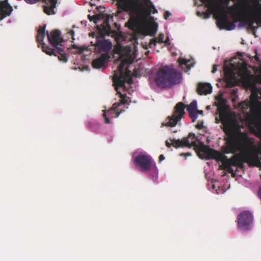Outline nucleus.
<instances>
[{"instance_id": "f257e3e1", "label": "nucleus", "mask_w": 261, "mask_h": 261, "mask_svg": "<svg viewBox=\"0 0 261 261\" xmlns=\"http://www.w3.org/2000/svg\"><path fill=\"white\" fill-rule=\"evenodd\" d=\"M245 133L240 132L236 136H230L226 141L223 152L215 150L209 146H202L203 156L202 159H215L222 163L223 168L235 176L231 166H236L240 169L245 168L244 163H246L251 166V163L257 161L256 154L249 152L246 148V144L242 140Z\"/></svg>"}, {"instance_id": "f03ea898", "label": "nucleus", "mask_w": 261, "mask_h": 261, "mask_svg": "<svg viewBox=\"0 0 261 261\" xmlns=\"http://www.w3.org/2000/svg\"><path fill=\"white\" fill-rule=\"evenodd\" d=\"M181 80V74L179 71L166 65L160 68L156 72L154 82L160 88H169L179 84Z\"/></svg>"}, {"instance_id": "7ed1b4c3", "label": "nucleus", "mask_w": 261, "mask_h": 261, "mask_svg": "<svg viewBox=\"0 0 261 261\" xmlns=\"http://www.w3.org/2000/svg\"><path fill=\"white\" fill-rule=\"evenodd\" d=\"M124 4L122 9L124 11H133L139 17H147L151 13L158 12L150 0H118Z\"/></svg>"}, {"instance_id": "20e7f679", "label": "nucleus", "mask_w": 261, "mask_h": 261, "mask_svg": "<svg viewBox=\"0 0 261 261\" xmlns=\"http://www.w3.org/2000/svg\"><path fill=\"white\" fill-rule=\"evenodd\" d=\"M260 98L258 95V91L254 90L252 91L249 100L246 99L239 103V107L243 113L251 121H253V115L257 114L258 112V106L261 105L259 101Z\"/></svg>"}, {"instance_id": "39448f33", "label": "nucleus", "mask_w": 261, "mask_h": 261, "mask_svg": "<svg viewBox=\"0 0 261 261\" xmlns=\"http://www.w3.org/2000/svg\"><path fill=\"white\" fill-rule=\"evenodd\" d=\"M98 33L96 36L95 46L99 53H108L112 47V42L103 39L106 35H109L112 33V29L108 18L104 20L103 23L100 26L98 27Z\"/></svg>"}, {"instance_id": "423d86ee", "label": "nucleus", "mask_w": 261, "mask_h": 261, "mask_svg": "<svg viewBox=\"0 0 261 261\" xmlns=\"http://www.w3.org/2000/svg\"><path fill=\"white\" fill-rule=\"evenodd\" d=\"M133 61L126 59L123 60L118 66V73H115L113 76V82L115 85L123 87L125 88V83L130 84L133 83V79L131 76V71L128 68H125L124 71V66L126 63H132Z\"/></svg>"}, {"instance_id": "0eeeda50", "label": "nucleus", "mask_w": 261, "mask_h": 261, "mask_svg": "<svg viewBox=\"0 0 261 261\" xmlns=\"http://www.w3.org/2000/svg\"><path fill=\"white\" fill-rule=\"evenodd\" d=\"M195 139V135L193 133H189L187 138H184L182 140L173 139L170 140V141L172 142V146L176 148L180 147H194L198 156L201 158V156H203V155L202 151H201V147L202 146H206L204 145L202 143H201L200 145H198Z\"/></svg>"}, {"instance_id": "6e6552de", "label": "nucleus", "mask_w": 261, "mask_h": 261, "mask_svg": "<svg viewBox=\"0 0 261 261\" xmlns=\"http://www.w3.org/2000/svg\"><path fill=\"white\" fill-rule=\"evenodd\" d=\"M253 215L249 211H244L237 216V227L241 231H248L252 229L253 223Z\"/></svg>"}, {"instance_id": "1a4fd4ad", "label": "nucleus", "mask_w": 261, "mask_h": 261, "mask_svg": "<svg viewBox=\"0 0 261 261\" xmlns=\"http://www.w3.org/2000/svg\"><path fill=\"white\" fill-rule=\"evenodd\" d=\"M185 108L186 106L182 102H178L174 108L172 115L169 116L167 122L163 123V125L171 127L175 126L185 114Z\"/></svg>"}, {"instance_id": "9d476101", "label": "nucleus", "mask_w": 261, "mask_h": 261, "mask_svg": "<svg viewBox=\"0 0 261 261\" xmlns=\"http://www.w3.org/2000/svg\"><path fill=\"white\" fill-rule=\"evenodd\" d=\"M134 164L142 172H146L149 171L153 163L150 156L146 154H140L136 156L134 159Z\"/></svg>"}, {"instance_id": "9b49d317", "label": "nucleus", "mask_w": 261, "mask_h": 261, "mask_svg": "<svg viewBox=\"0 0 261 261\" xmlns=\"http://www.w3.org/2000/svg\"><path fill=\"white\" fill-rule=\"evenodd\" d=\"M242 140L245 143V147L247 150L249 152H251L254 154H256L257 156V161H253L251 163L252 166H256L257 167H261V158L258 157L257 152H256V148L255 145V140L253 138L249 137L247 133H245V135H243ZM261 151V145L259 148Z\"/></svg>"}, {"instance_id": "f8f14e48", "label": "nucleus", "mask_w": 261, "mask_h": 261, "mask_svg": "<svg viewBox=\"0 0 261 261\" xmlns=\"http://www.w3.org/2000/svg\"><path fill=\"white\" fill-rule=\"evenodd\" d=\"M42 51L48 55H54L57 56V54L59 55L58 59L60 61L64 63L67 62L68 58L66 54L64 52V49L63 46L57 47V48H51L45 44H43Z\"/></svg>"}, {"instance_id": "ddd939ff", "label": "nucleus", "mask_w": 261, "mask_h": 261, "mask_svg": "<svg viewBox=\"0 0 261 261\" xmlns=\"http://www.w3.org/2000/svg\"><path fill=\"white\" fill-rule=\"evenodd\" d=\"M47 36L49 43L51 45L53 48H57V47L62 46V42L63 39L61 37V33L58 30H55L50 33H47Z\"/></svg>"}, {"instance_id": "4468645a", "label": "nucleus", "mask_w": 261, "mask_h": 261, "mask_svg": "<svg viewBox=\"0 0 261 261\" xmlns=\"http://www.w3.org/2000/svg\"><path fill=\"white\" fill-rule=\"evenodd\" d=\"M217 24L220 29H226L231 30L235 28L233 23L229 21L227 14H222L217 21Z\"/></svg>"}, {"instance_id": "2eb2a0df", "label": "nucleus", "mask_w": 261, "mask_h": 261, "mask_svg": "<svg viewBox=\"0 0 261 261\" xmlns=\"http://www.w3.org/2000/svg\"><path fill=\"white\" fill-rule=\"evenodd\" d=\"M13 7L8 3V0H4L0 2V15L1 19L9 16L13 11Z\"/></svg>"}, {"instance_id": "dca6fc26", "label": "nucleus", "mask_w": 261, "mask_h": 261, "mask_svg": "<svg viewBox=\"0 0 261 261\" xmlns=\"http://www.w3.org/2000/svg\"><path fill=\"white\" fill-rule=\"evenodd\" d=\"M110 56L108 54H102L100 57L93 60L92 66L93 68L99 69L105 66V63L109 60Z\"/></svg>"}, {"instance_id": "f3484780", "label": "nucleus", "mask_w": 261, "mask_h": 261, "mask_svg": "<svg viewBox=\"0 0 261 261\" xmlns=\"http://www.w3.org/2000/svg\"><path fill=\"white\" fill-rule=\"evenodd\" d=\"M197 91L199 95H206L212 92V87L208 83H199Z\"/></svg>"}, {"instance_id": "a211bd4d", "label": "nucleus", "mask_w": 261, "mask_h": 261, "mask_svg": "<svg viewBox=\"0 0 261 261\" xmlns=\"http://www.w3.org/2000/svg\"><path fill=\"white\" fill-rule=\"evenodd\" d=\"M187 111L189 114V116L193 119L194 121L197 119V102L196 100L192 101L187 107Z\"/></svg>"}, {"instance_id": "6ab92c4d", "label": "nucleus", "mask_w": 261, "mask_h": 261, "mask_svg": "<svg viewBox=\"0 0 261 261\" xmlns=\"http://www.w3.org/2000/svg\"><path fill=\"white\" fill-rule=\"evenodd\" d=\"M125 26L132 31L136 30L138 27V18L131 16L127 22L125 23Z\"/></svg>"}, {"instance_id": "aec40b11", "label": "nucleus", "mask_w": 261, "mask_h": 261, "mask_svg": "<svg viewBox=\"0 0 261 261\" xmlns=\"http://www.w3.org/2000/svg\"><path fill=\"white\" fill-rule=\"evenodd\" d=\"M45 27L40 28L38 30V34L36 37V40L39 44H41L42 45V48L43 44H45L43 43V40L45 35Z\"/></svg>"}, {"instance_id": "412c9836", "label": "nucleus", "mask_w": 261, "mask_h": 261, "mask_svg": "<svg viewBox=\"0 0 261 261\" xmlns=\"http://www.w3.org/2000/svg\"><path fill=\"white\" fill-rule=\"evenodd\" d=\"M258 112L257 114L253 115V121L251 122L247 117L245 118L246 121L249 127L255 126L257 124V119L259 116H261V105L258 106Z\"/></svg>"}, {"instance_id": "4be33fe9", "label": "nucleus", "mask_w": 261, "mask_h": 261, "mask_svg": "<svg viewBox=\"0 0 261 261\" xmlns=\"http://www.w3.org/2000/svg\"><path fill=\"white\" fill-rule=\"evenodd\" d=\"M120 105V103L119 102H115L113 105V106L111 109H110L108 111H104L102 116H103V117L105 118V122L106 124H109L111 123V121H110L109 118L107 116L106 113L107 112L109 113L111 111H116Z\"/></svg>"}, {"instance_id": "5701e85b", "label": "nucleus", "mask_w": 261, "mask_h": 261, "mask_svg": "<svg viewBox=\"0 0 261 261\" xmlns=\"http://www.w3.org/2000/svg\"><path fill=\"white\" fill-rule=\"evenodd\" d=\"M164 35L162 33L159 34L158 38H154L150 40L149 47H152L153 46H155L157 43H164Z\"/></svg>"}, {"instance_id": "b1692460", "label": "nucleus", "mask_w": 261, "mask_h": 261, "mask_svg": "<svg viewBox=\"0 0 261 261\" xmlns=\"http://www.w3.org/2000/svg\"><path fill=\"white\" fill-rule=\"evenodd\" d=\"M239 6H240L239 4H236L233 6L228 7L227 13L230 14L236 13L237 16L238 17L242 16L244 14V13H243V12H238V9Z\"/></svg>"}, {"instance_id": "393cba45", "label": "nucleus", "mask_w": 261, "mask_h": 261, "mask_svg": "<svg viewBox=\"0 0 261 261\" xmlns=\"http://www.w3.org/2000/svg\"><path fill=\"white\" fill-rule=\"evenodd\" d=\"M178 62L180 66L185 65L188 69H190L191 67L194 66V63L192 60H187L183 58H179Z\"/></svg>"}, {"instance_id": "a878e982", "label": "nucleus", "mask_w": 261, "mask_h": 261, "mask_svg": "<svg viewBox=\"0 0 261 261\" xmlns=\"http://www.w3.org/2000/svg\"><path fill=\"white\" fill-rule=\"evenodd\" d=\"M119 87H121L120 86L115 85V90L117 93L119 94L120 97V105H125L127 103V97L126 94H122L120 91H119Z\"/></svg>"}, {"instance_id": "bb28decb", "label": "nucleus", "mask_w": 261, "mask_h": 261, "mask_svg": "<svg viewBox=\"0 0 261 261\" xmlns=\"http://www.w3.org/2000/svg\"><path fill=\"white\" fill-rule=\"evenodd\" d=\"M225 73L226 75L229 76L227 80V84L228 85L232 84L231 81L235 76L233 71L231 69L228 68L225 69Z\"/></svg>"}, {"instance_id": "cd10ccee", "label": "nucleus", "mask_w": 261, "mask_h": 261, "mask_svg": "<svg viewBox=\"0 0 261 261\" xmlns=\"http://www.w3.org/2000/svg\"><path fill=\"white\" fill-rule=\"evenodd\" d=\"M242 21L245 25H247L248 26V29L250 28H252L255 22V17H249L245 18L242 20Z\"/></svg>"}, {"instance_id": "c85d7f7f", "label": "nucleus", "mask_w": 261, "mask_h": 261, "mask_svg": "<svg viewBox=\"0 0 261 261\" xmlns=\"http://www.w3.org/2000/svg\"><path fill=\"white\" fill-rule=\"evenodd\" d=\"M92 17L93 18V22L95 23H97L98 22V21L101 19H105V20L107 18L109 19L108 16H107L106 18H105V16L102 14H98L93 15V16H92Z\"/></svg>"}, {"instance_id": "c756f323", "label": "nucleus", "mask_w": 261, "mask_h": 261, "mask_svg": "<svg viewBox=\"0 0 261 261\" xmlns=\"http://www.w3.org/2000/svg\"><path fill=\"white\" fill-rule=\"evenodd\" d=\"M124 110H121L119 112H118V111H111V112H110L109 113H108V115L109 116H110L112 118H117L119 117V116L120 115V114L122 112H123ZM107 113V112L106 113V114Z\"/></svg>"}, {"instance_id": "7c9ffc66", "label": "nucleus", "mask_w": 261, "mask_h": 261, "mask_svg": "<svg viewBox=\"0 0 261 261\" xmlns=\"http://www.w3.org/2000/svg\"><path fill=\"white\" fill-rule=\"evenodd\" d=\"M197 15L199 16H202L204 19H207L210 17L211 12H203L202 13L198 11L197 12Z\"/></svg>"}, {"instance_id": "2f4dec72", "label": "nucleus", "mask_w": 261, "mask_h": 261, "mask_svg": "<svg viewBox=\"0 0 261 261\" xmlns=\"http://www.w3.org/2000/svg\"><path fill=\"white\" fill-rule=\"evenodd\" d=\"M223 131L226 134L228 135L229 133L231 132V128L230 126L228 124H225Z\"/></svg>"}, {"instance_id": "473e14b6", "label": "nucleus", "mask_w": 261, "mask_h": 261, "mask_svg": "<svg viewBox=\"0 0 261 261\" xmlns=\"http://www.w3.org/2000/svg\"><path fill=\"white\" fill-rule=\"evenodd\" d=\"M171 15V14L169 12L166 11L164 13V18L167 20Z\"/></svg>"}, {"instance_id": "72a5a7b5", "label": "nucleus", "mask_w": 261, "mask_h": 261, "mask_svg": "<svg viewBox=\"0 0 261 261\" xmlns=\"http://www.w3.org/2000/svg\"><path fill=\"white\" fill-rule=\"evenodd\" d=\"M257 29V27H255V26H253V25H252V28H249L248 29L249 30H251L253 33V34L254 35H255V31L256 30V29Z\"/></svg>"}, {"instance_id": "f704fd0d", "label": "nucleus", "mask_w": 261, "mask_h": 261, "mask_svg": "<svg viewBox=\"0 0 261 261\" xmlns=\"http://www.w3.org/2000/svg\"><path fill=\"white\" fill-rule=\"evenodd\" d=\"M203 127V123L202 122H200V123H198L196 125V127L198 129H201Z\"/></svg>"}, {"instance_id": "c9c22d12", "label": "nucleus", "mask_w": 261, "mask_h": 261, "mask_svg": "<svg viewBox=\"0 0 261 261\" xmlns=\"http://www.w3.org/2000/svg\"><path fill=\"white\" fill-rule=\"evenodd\" d=\"M191 155V153L190 152H187V153H182L180 154V156H185L186 158L187 156H189Z\"/></svg>"}, {"instance_id": "e433bc0d", "label": "nucleus", "mask_w": 261, "mask_h": 261, "mask_svg": "<svg viewBox=\"0 0 261 261\" xmlns=\"http://www.w3.org/2000/svg\"><path fill=\"white\" fill-rule=\"evenodd\" d=\"M164 159H165V156H164V155L161 154L159 158V162H161L162 161H163Z\"/></svg>"}, {"instance_id": "4c0bfd02", "label": "nucleus", "mask_w": 261, "mask_h": 261, "mask_svg": "<svg viewBox=\"0 0 261 261\" xmlns=\"http://www.w3.org/2000/svg\"><path fill=\"white\" fill-rule=\"evenodd\" d=\"M217 65H213L212 72L215 73L217 71Z\"/></svg>"}, {"instance_id": "58836bf2", "label": "nucleus", "mask_w": 261, "mask_h": 261, "mask_svg": "<svg viewBox=\"0 0 261 261\" xmlns=\"http://www.w3.org/2000/svg\"><path fill=\"white\" fill-rule=\"evenodd\" d=\"M219 2V7L221 9H223L224 8V7H223V3L222 2V1L221 0H217Z\"/></svg>"}, {"instance_id": "ea45409f", "label": "nucleus", "mask_w": 261, "mask_h": 261, "mask_svg": "<svg viewBox=\"0 0 261 261\" xmlns=\"http://www.w3.org/2000/svg\"><path fill=\"white\" fill-rule=\"evenodd\" d=\"M166 145L168 148H170L172 145V142L171 143L169 142H168L167 140L166 141Z\"/></svg>"}, {"instance_id": "a19ab883", "label": "nucleus", "mask_w": 261, "mask_h": 261, "mask_svg": "<svg viewBox=\"0 0 261 261\" xmlns=\"http://www.w3.org/2000/svg\"><path fill=\"white\" fill-rule=\"evenodd\" d=\"M156 28L157 24H155V25L152 26V29L154 30V34H155L156 32Z\"/></svg>"}, {"instance_id": "79ce46f5", "label": "nucleus", "mask_w": 261, "mask_h": 261, "mask_svg": "<svg viewBox=\"0 0 261 261\" xmlns=\"http://www.w3.org/2000/svg\"><path fill=\"white\" fill-rule=\"evenodd\" d=\"M164 42L166 44H170V43H169V39L168 37H167L166 38V39L165 40Z\"/></svg>"}, {"instance_id": "37998d69", "label": "nucleus", "mask_w": 261, "mask_h": 261, "mask_svg": "<svg viewBox=\"0 0 261 261\" xmlns=\"http://www.w3.org/2000/svg\"><path fill=\"white\" fill-rule=\"evenodd\" d=\"M209 9L212 10H214L215 9V7L212 4H211L210 5Z\"/></svg>"}, {"instance_id": "c03bdc74", "label": "nucleus", "mask_w": 261, "mask_h": 261, "mask_svg": "<svg viewBox=\"0 0 261 261\" xmlns=\"http://www.w3.org/2000/svg\"><path fill=\"white\" fill-rule=\"evenodd\" d=\"M200 1L202 3L206 2L210 3L211 2V0H200Z\"/></svg>"}, {"instance_id": "a18cd8bd", "label": "nucleus", "mask_w": 261, "mask_h": 261, "mask_svg": "<svg viewBox=\"0 0 261 261\" xmlns=\"http://www.w3.org/2000/svg\"><path fill=\"white\" fill-rule=\"evenodd\" d=\"M258 196L261 199V188H259L258 191Z\"/></svg>"}, {"instance_id": "49530a36", "label": "nucleus", "mask_w": 261, "mask_h": 261, "mask_svg": "<svg viewBox=\"0 0 261 261\" xmlns=\"http://www.w3.org/2000/svg\"><path fill=\"white\" fill-rule=\"evenodd\" d=\"M88 18L90 21H93V18L92 17V16L88 15Z\"/></svg>"}, {"instance_id": "de8ad7c7", "label": "nucleus", "mask_w": 261, "mask_h": 261, "mask_svg": "<svg viewBox=\"0 0 261 261\" xmlns=\"http://www.w3.org/2000/svg\"><path fill=\"white\" fill-rule=\"evenodd\" d=\"M197 113L200 114H203V111L202 110L198 111V110H197V111H196V114L197 115Z\"/></svg>"}, {"instance_id": "09e8293b", "label": "nucleus", "mask_w": 261, "mask_h": 261, "mask_svg": "<svg viewBox=\"0 0 261 261\" xmlns=\"http://www.w3.org/2000/svg\"><path fill=\"white\" fill-rule=\"evenodd\" d=\"M74 33V32L73 30H70L69 32V34H70L72 35V36H73Z\"/></svg>"}, {"instance_id": "8fccbe9b", "label": "nucleus", "mask_w": 261, "mask_h": 261, "mask_svg": "<svg viewBox=\"0 0 261 261\" xmlns=\"http://www.w3.org/2000/svg\"><path fill=\"white\" fill-rule=\"evenodd\" d=\"M258 81L261 84V75L258 77Z\"/></svg>"}, {"instance_id": "3c124183", "label": "nucleus", "mask_w": 261, "mask_h": 261, "mask_svg": "<svg viewBox=\"0 0 261 261\" xmlns=\"http://www.w3.org/2000/svg\"><path fill=\"white\" fill-rule=\"evenodd\" d=\"M241 6V8L242 9V10H244V5H240Z\"/></svg>"}, {"instance_id": "603ef678", "label": "nucleus", "mask_w": 261, "mask_h": 261, "mask_svg": "<svg viewBox=\"0 0 261 261\" xmlns=\"http://www.w3.org/2000/svg\"><path fill=\"white\" fill-rule=\"evenodd\" d=\"M255 60H256V61H258V58L257 57H255Z\"/></svg>"}, {"instance_id": "864d4df0", "label": "nucleus", "mask_w": 261, "mask_h": 261, "mask_svg": "<svg viewBox=\"0 0 261 261\" xmlns=\"http://www.w3.org/2000/svg\"><path fill=\"white\" fill-rule=\"evenodd\" d=\"M3 19H1V16L0 15V21L2 20Z\"/></svg>"}, {"instance_id": "5fc2aeb1", "label": "nucleus", "mask_w": 261, "mask_h": 261, "mask_svg": "<svg viewBox=\"0 0 261 261\" xmlns=\"http://www.w3.org/2000/svg\"><path fill=\"white\" fill-rule=\"evenodd\" d=\"M232 2H234L236 0H231Z\"/></svg>"}]
</instances>
